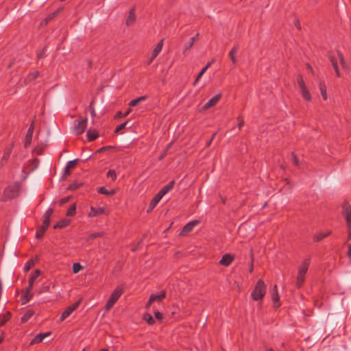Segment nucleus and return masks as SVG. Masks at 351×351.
<instances>
[{
  "mask_svg": "<svg viewBox=\"0 0 351 351\" xmlns=\"http://www.w3.org/2000/svg\"><path fill=\"white\" fill-rule=\"evenodd\" d=\"M265 293L266 285L262 280H259L252 293V297L256 301L261 300L264 297Z\"/></svg>",
  "mask_w": 351,
  "mask_h": 351,
  "instance_id": "1",
  "label": "nucleus"
},
{
  "mask_svg": "<svg viewBox=\"0 0 351 351\" xmlns=\"http://www.w3.org/2000/svg\"><path fill=\"white\" fill-rule=\"evenodd\" d=\"M308 263L305 261L301 265V266L298 269L296 281V286L298 287H300L304 281L305 274L308 269Z\"/></svg>",
  "mask_w": 351,
  "mask_h": 351,
  "instance_id": "2",
  "label": "nucleus"
},
{
  "mask_svg": "<svg viewBox=\"0 0 351 351\" xmlns=\"http://www.w3.org/2000/svg\"><path fill=\"white\" fill-rule=\"evenodd\" d=\"M87 125V119H80L76 120L73 123V132L75 134H82L86 128Z\"/></svg>",
  "mask_w": 351,
  "mask_h": 351,
  "instance_id": "3",
  "label": "nucleus"
},
{
  "mask_svg": "<svg viewBox=\"0 0 351 351\" xmlns=\"http://www.w3.org/2000/svg\"><path fill=\"white\" fill-rule=\"evenodd\" d=\"M123 293V290L121 288H117L112 295H110V298L109 300L108 301L106 305V311H109L113 305L115 304V302L118 300V299L120 298Z\"/></svg>",
  "mask_w": 351,
  "mask_h": 351,
  "instance_id": "4",
  "label": "nucleus"
},
{
  "mask_svg": "<svg viewBox=\"0 0 351 351\" xmlns=\"http://www.w3.org/2000/svg\"><path fill=\"white\" fill-rule=\"evenodd\" d=\"M19 186L18 184L9 186L4 191L3 199L5 200L12 199L19 195Z\"/></svg>",
  "mask_w": 351,
  "mask_h": 351,
  "instance_id": "5",
  "label": "nucleus"
},
{
  "mask_svg": "<svg viewBox=\"0 0 351 351\" xmlns=\"http://www.w3.org/2000/svg\"><path fill=\"white\" fill-rule=\"evenodd\" d=\"M298 83L301 89V94L303 98L306 101H310L311 99V95L306 88L304 81L300 77L298 79Z\"/></svg>",
  "mask_w": 351,
  "mask_h": 351,
  "instance_id": "6",
  "label": "nucleus"
},
{
  "mask_svg": "<svg viewBox=\"0 0 351 351\" xmlns=\"http://www.w3.org/2000/svg\"><path fill=\"white\" fill-rule=\"evenodd\" d=\"M81 300H79L76 303L73 304V305L67 307L65 311L62 313L61 317H60V321L64 320L66 318H67L79 306L80 304Z\"/></svg>",
  "mask_w": 351,
  "mask_h": 351,
  "instance_id": "7",
  "label": "nucleus"
},
{
  "mask_svg": "<svg viewBox=\"0 0 351 351\" xmlns=\"http://www.w3.org/2000/svg\"><path fill=\"white\" fill-rule=\"evenodd\" d=\"M221 97V94H217L209 99L202 107V110L205 111L210 108L215 106Z\"/></svg>",
  "mask_w": 351,
  "mask_h": 351,
  "instance_id": "8",
  "label": "nucleus"
},
{
  "mask_svg": "<svg viewBox=\"0 0 351 351\" xmlns=\"http://www.w3.org/2000/svg\"><path fill=\"white\" fill-rule=\"evenodd\" d=\"M199 223V220H193L187 224H186L182 232H180L181 235H184L187 234L188 232H191L198 223Z\"/></svg>",
  "mask_w": 351,
  "mask_h": 351,
  "instance_id": "9",
  "label": "nucleus"
},
{
  "mask_svg": "<svg viewBox=\"0 0 351 351\" xmlns=\"http://www.w3.org/2000/svg\"><path fill=\"white\" fill-rule=\"evenodd\" d=\"M90 211L88 213V216L89 217H95L101 214L106 213V210L103 207H99L98 208H95L93 206H90Z\"/></svg>",
  "mask_w": 351,
  "mask_h": 351,
  "instance_id": "10",
  "label": "nucleus"
},
{
  "mask_svg": "<svg viewBox=\"0 0 351 351\" xmlns=\"http://www.w3.org/2000/svg\"><path fill=\"white\" fill-rule=\"evenodd\" d=\"M163 39L160 40V42L156 45L155 49H154L152 52V57L150 58L149 60L148 61V64H150L152 60L158 56V54L161 51L163 46Z\"/></svg>",
  "mask_w": 351,
  "mask_h": 351,
  "instance_id": "11",
  "label": "nucleus"
},
{
  "mask_svg": "<svg viewBox=\"0 0 351 351\" xmlns=\"http://www.w3.org/2000/svg\"><path fill=\"white\" fill-rule=\"evenodd\" d=\"M77 162V159L68 162V163L64 169V174L62 176L63 178H65L67 176H69L70 174V169H73L75 167Z\"/></svg>",
  "mask_w": 351,
  "mask_h": 351,
  "instance_id": "12",
  "label": "nucleus"
},
{
  "mask_svg": "<svg viewBox=\"0 0 351 351\" xmlns=\"http://www.w3.org/2000/svg\"><path fill=\"white\" fill-rule=\"evenodd\" d=\"M50 335V332H46V333H40L37 335L34 339H33L30 343V344H36L41 342L45 338L49 337Z\"/></svg>",
  "mask_w": 351,
  "mask_h": 351,
  "instance_id": "13",
  "label": "nucleus"
},
{
  "mask_svg": "<svg viewBox=\"0 0 351 351\" xmlns=\"http://www.w3.org/2000/svg\"><path fill=\"white\" fill-rule=\"evenodd\" d=\"M33 131H34V125H33V124H32L27 131L26 136H25V147L29 146L31 143V141L32 139Z\"/></svg>",
  "mask_w": 351,
  "mask_h": 351,
  "instance_id": "14",
  "label": "nucleus"
},
{
  "mask_svg": "<svg viewBox=\"0 0 351 351\" xmlns=\"http://www.w3.org/2000/svg\"><path fill=\"white\" fill-rule=\"evenodd\" d=\"M136 20V15L134 12V8H132L130 10L129 15L126 19L125 24L127 26L132 25Z\"/></svg>",
  "mask_w": 351,
  "mask_h": 351,
  "instance_id": "15",
  "label": "nucleus"
},
{
  "mask_svg": "<svg viewBox=\"0 0 351 351\" xmlns=\"http://www.w3.org/2000/svg\"><path fill=\"white\" fill-rule=\"evenodd\" d=\"M233 260V256L230 254H225L219 261L221 265L228 266Z\"/></svg>",
  "mask_w": 351,
  "mask_h": 351,
  "instance_id": "16",
  "label": "nucleus"
},
{
  "mask_svg": "<svg viewBox=\"0 0 351 351\" xmlns=\"http://www.w3.org/2000/svg\"><path fill=\"white\" fill-rule=\"evenodd\" d=\"M40 274V271L38 269H36L34 272V274L31 276V278L29 280V285L27 289H28L29 291H31L32 286L34 285V282L35 280L39 276Z\"/></svg>",
  "mask_w": 351,
  "mask_h": 351,
  "instance_id": "17",
  "label": "nucleus"
},
{
  "mask_svg": "<svg viewBox=\"0 0 351 351\" xmlns=\"http://www.w3.org/2000/svg\"><path fill=\"white\" fill-rule=\"evenodd\" d=\"M213 62V60L209 63L207 64V65L204 67L201 71L197 75L195 82H193V85L196 86L200 78L202 77V75L205 73V72L207 71V69L210 66L211 64Z\"/></svg>",
  "mask_w": 351,
  "mask_h": 351,
  "instance_id": "18",
  "label": "nucleus"
},
{
  "mask_svg": "<svg viewBox=\"0 0 351 351\" xmlns=\"http://www.w3.org/2000/svg\"><path fill=\"white\" fill-rule=\"evenodd\" d=\"M330 61L332 64V66L335 73H336L337 76L340 77L341 74H340V71H339V66H338L337 60L334 56H330Z\"/></svg>",
  "mask_w": 351,
  "mask_h": 351,
  "instance_id": "19",
  "label": "nucleus"
},
{
  "mask_svg": "<svg viewBox=\"0 0 351 351\" xmlns=\"http://www.w3.org/2000/svg\"><path fill=\"white\" fill-rule=\"evenodd\" d=\"M71 223V220L67 219H61L56 225L54 226V228H62L68 226Z\"/></svg>",
  "mask_w": 351,
  "mask_h": 351,
  "instance_id": "20",
  "label": "nucleus"
},
{
  "mask_svg": "<svg viewBox=\"0 0 351 351\" xmlns=\"http://www.w3.org/2000/svg\"><path fill=\"white\" fill-rule=\"evenodd\" d=\"M146 99H147L146 95L139 97L135 99L130 101L129 103V105L130 106H135L138 105V104H140L141 102L145 101Z\"/></svg>",
  "mask_w": 351,
  "mask_h": 351,
  "instance_id": "21",
  "label": "nucleus"
},
{
  "mask_svg": "<svg viewBox=\"0 0 351 351\" xmlns=\"http://www.w3.org/2000/svg\"><path fill=\"white\" fill-rule=\"evenodd\" d=\"M175 182L171 181L167 185H166L165 187L162 188V189L160 191L161 192L163 195H165L166 193H167L169 191H170L173 186H174Z\"/></svg>",
  "mask_w": 351,
  "mask_h": 351,
  "instance_id": "22",
  "label": "nucleus"
},
{
  "mask_svg": "<svg viewBox=\"0 0 351 351\" xmlns=\"http://www.w3.org/2000/svg\"><path fill=\"white\" fill-rule=\"evenodd\" d=\"M33 296V294L31 293V291H29L28 289H26L25 291V294L23 297V303L25 304Z\"/></svg>",
  "mask_w": 351,
  "mask_h": 351,
  "instance_id": "23",
  "label": "nucleus"
},
{
  "mask_svg": "<svg viewBox=\"0 0 351 351\" xmlns=\"http://www.w3.org/2000/svg\"><path fill=\"white\" fill-rule=\"evenodd\" d=\"M344 215L346 219L348 228H351V210H346Z\"/></svg>",
  "mask_w": 351,
  "mask_h": 351,
  "instance_id": "24",
  "label": "nucleus"
},
{
  "mask_svg": "<svg viewBox=\"0 0 351 351\" xmlns=\"http://www.w3.org/2000/svg\"><path fill=\"white\" fill-rule=\"evenodd\" d=\"M338 57H339V59L340 60V63H341V66L343 67V69L347 71L348 69V64L346 62V60H345V59L343 58V54L341 53H340V52H338Z\"/></svg>",
  "mask_w": 351,
  "mask_h": 351,
  "instance_id": "25",
  "label": "nucleus"
},
{
  "mask_svg": "<svg viewBox=\"0 0 351 351\" xmlns=\"http://www.w3.org/2000/svg\"><path fill=\"white\" fill-rule=\"evenodd\" d=\"M34 312L32 310H28L22 317V322H26L33 315Z\"/></svg>",
  "mask_w": 351,
  "mask_h": 351,
  "instance_id": "26",
  "label": "nucleus"
},
{
  "mask_svg": "<svg viewBox=\"0 0 351 351\" xmlns=\"http://www.w3.org/2000/svg\"><path fill=\"white\" fill-rule=\"evenodd\" d=\"M76 211V206L75 204H72L70 208L67 210L66 215L73 217L75 215Z\"/></svg>",
  "mask_w": 351,
  "mask_h": 351,
  "instance_id": "27",
  "label": "nucleus"
},
{
  "mask_svg": "<svg viewBox=\"0 0 351 351\" xmlns=\"http://www.w3.org/2000/svg\"><path fill=\"white\" fill-rule=\"evenodd\" d=\"M272 300L274 307L278 308L280 306L279 296L278 292L273 295Z\"/></svg>",
  "mask_w": 351,
  "mask_h": 351,
  "instance_id": "28",
  "label": "nucleus"
},
{
  "mask_svg": "<svg viewBox=\"0 0 351 351\" xmlns=\"http://www.w3.org/2000/svg\"><path fill=\"white\" fill-rule=\"evenodd\" d=\"M100 193H102V194H104V195H112L115 193V190H112V191H108L106 188L104 187H101L99 189V191H98Z\"/></svg>",
  "mask_w": 351,
  "mask_h": 351,
  "instance_id": "29",
  "label": "nucleus"
},
{
  "mask_svg": "<svg viewBox=\"0 0 351 351\" xmlns=\"http://www.w3.org/2000/svg\"><path fill=\"white\" fill-rule=\"evenodd\" d=\"M87 136L89 141H93L97 137V134L94 131L88 130L87 132Z\"/></svg>",
  "mask_w": 351,
  "mask_h": 351,
  "instance_id": "30",
  "label": "nucleus"
},
{
  "mask_svg": "<svg viewBox=\"0 0 351 351\" xmlns=\"http://www.w3.org/2000/svg\"><path fill=\"white\" fill-rule=\"evenodd\" d=\"M82 268L83 267L78 263H75L73 265V271L74 274L78 273Z\"/></svg>",
  "mask_w": 351,
  "mask_h": 351,
  "instance_id": "31",
  "label": "nucleus"
},
{
  "mask_svg": "<svg viewBox=\"0 0 351 351\" xmlns=\"http://www.w3.org/2000/svg\"><path fill=\"white\" fill-rule=\"evenodd\" d=\"M236 51H237V47H233L232 49L229 52V57L230 58V59L233 63L237 62V58L234 55V53Z\"/></svg>",
  "mask_w": 351,
  "mask_h": 351,
  "instance_id": "32",
  "label": "nucleus"
},
{
  "mask_svg": "<svg viewBox=\"0 0 351 351\" xmlns=\"http://www.w3.org/2000/svg\"><path fill=\"white\" fill-rule=\"evenodd\" d=\"M49 218H47V217L44 216V219L43 222V232H45L47 228L49 225Z\"/></svg>",
  "mask_w": 351,
  "mask_h": 351,
  "instance_id": "33",
  "label": "nucleus"
},
{
  "mask_svg": "<svg viewBox=\"0 0 351 351\" xmlns=\"http://www.w3.org/2000/svg\"><path fill=\"white\" fill-rule=\"evenodd\" d=\"M198 36H199V34L197 33V34H196L195 36H194L193 38H192L191 39L190 43L187 45L185 46V49H184L185 51L189 49L193 46L194 42L195 41V40L197 38Z\"/></svg>",
  "mask_w": 351,
  "mask_h": 351,
  "instance_id": "34",
  "label": "nucleus"
},
{
  "mask_svg": "<svg viewBox=\"0 0 351 351\" xmlns=\"http://www.w3.org/2000/svg\"><path fill=\"white\" fill-rule=\"evenodd\" d=\"M330 232H321L319 233L318 235L315 236V239L316 241H320L321 239H324V237H327L328 235L330 234Z\"/></svg>",
  "mask_w": 351,
  "mask_h": 351,
  "instance_id": "35",
  "label": "nucleus"
},
{
  "mask_svg": "<svg viewBox=\"0 0 351 351\" xmlns=\"http://www.w3.org/2000/svg\"><path fill=\"white\" fill-rule=\"evenodd\" d=\"M319 88H320V92L323 97V99L326 100L327 99V93H326V88L325 86H324L321 84Z\"/></svg>",
  "mask_w": 351,
  "mask_h": 351,
  "instance_id": "36",
  "label": "nucleus"
},
{
  "mask_svg": "<svg viewBox=\"0 0 351 351\" xmlns=\"http://www.w3.org/2000/svg\"><path fill=\"white\" fill-rule=\"evenodd\" d=\"M144 319L149 324H153L154 323V318L149 314H145L144 315Z\"/></svg>",
  "mask_w": 351,
  "mask_h": 351,
  "instance_id": "37",
  "label": "nucleus"
},
{
  "mask_svg": "<svg viewBox=\"0 0 351 351\" xmlns=\"http://www.w3.org/2000/svg\"><path fill=\"white\" fill-rule=\"evenodd\" d=\"M158 203V202L156 199H155L154 198H153V199L152 200V202L149 206L147 213H149L151 210H152L154 209V208H155V206L157 205Z\"/></svg>",
  "mask_w": 351,
  "mask_h": 351,
  "instance_id": "38",
  "label": "nucleus"
},
{
  "mask_svg": "<svg viewBox=\"0 0 351 351\" xmlns=\"http://www.w3.org/2000/svg\"><path fill=\"white\" fill-rule=\"evenodd\" d=\"M34 265V261H33V260L28 261L25 266V268H24L25 271H27L29 270Z\"/></svg>",
  "mask_w": 351,
  "mask_h": 351,
  "instance_id": "39",
  "label": "nucleus"
},
{
  "mask_svg": "<svg viewBox=\"0 0 351 351\" xmlns=\"http://www.w3.org/2000/svg\"><path fill=\"white\" fill-rule=\"evenodd\" d=\"M107 176L111 178L112 180H114L117 178V173L114 170H109Z\"/></svg>",
  "mask_w": 351,
  "mask_h": 351,
  "instance_id": "40",
  "label": "nucleus"
},
{
  "mask_svg": "<svg viewBox=\"0 0 351 351\" xmlns=\"http://www.w3.org/2000/svg\"><path fill=\"white\" fill-rule=\"evenodd\" d=\"M128 121H126V122H125V123H122V124L119 125L117 128V129H116L115 132L117 133V132H119L120 130H121L124 129V128L126 127V125H128Z\"/></svg>",
  "mask_w": 351,
  "mask_h": 351,
  "instance_id": "41",
  "label": "nucleus"
},
{
  "mask_svg": "<svg viewBox=\"0 0 351 351\" xmlns=\"http://www.w3.org/2000/svg\"><path fill=\"white\" fill-rule=\"evenodd\" d=\"M165 295H166V294H165V291H162L161 292V293H160V294H159V295H156V300H157V301H158V302H159V301H160L161 300H162L163 298H165Z\"/></svg>",
  "mask_w": 351,
  "mask_h": 351,
  "instance_id": "42",
  "label": "nucleus"
},
{
  "mask_svg": "<svg viewBox=\"0 0 351 351\" xmlns=\"http://www.w3.org/2000/svg\"><path fill=\"white\" fill-rule=\"evenodd\" d=\"M52 213H53V209L49 208L45 213L44 216L47 217V218H50Z\"/></svg>",
  "mask_w": 351,
  "mask_h": 351,
  "instance_id": "43",
  "label": "nucleus"
},
{
  "mask_svg": "<svg viewBox=\"0 0 351 351\" xmlns=\"http://www.w3.org/2000/svg\"><path fill=\"white\" fill-rule=\"evenodd\" d=\"M101 235H102L101 232L93 233V234H91L90 235L89 239H95L96 237H101Z\"/></svg>",
  "mask_w": 351,
  "mask_h": 351,
  "instance_id": "44",
  "label": "nucleus"
},
{
  "mask_svg": "<svg viewBox=\"0 0 351 351\" xmlns=\"http://www.w3.org/2000/svg\"><path fill=\"white\" fill-rule=\"evenodd\" d=\"M44 232H43V225L39 228V230L36 232V237L38 238L41 237L43 235Z\"/></svg>",
  "mask_w": 351,
  "mask_h": 351,
  "instance_id": "45",
  "label": "nucleus"
},
{
  "mask_svg": "<svg viewBox=\"0 0 351 351\" xmlns=\"http://www.w3.org/2000/svg\"><path fill=\"white\" fill-rule=\"evenodd\" d=\"M69 199H70V197H66L62 198V199L60 200L59 204H60V205H63L64 204L69 202Z\"/></svg>",
  "mask_w": 351,
  "mask_h": 351,
  "instance_id": "46",
  "label": "nucleus"
},
{
  "mask_svg": "<svg viewBox=\"0 0 351 351\" xmlns=\"http://www.w3.org/2000/svg\"><path fill=\"white\" fill-rule=\"evenodd\" d=\"M154 314H155V317L156 319H158L159 320H161L162 319V315L160 312L156 311L154 312Z\"/></svg>",
  "mask_w": 351,
  "mask_h": 351,
  "instance_id": "47",
  "label": "nucleus"
},
{
  "mask_svg": "<svg viewBox=\"0 0 351 351\" xmlns=\"http://www.w3.org/2000/svg\"><path fill=\"white\" fill-rule=\"evenodd\" d=\"M163 196V194H162L161 192H159L154 198L159 202Z\"/></svg>",
  "mask_w": 351,
  "mask_h": 351,
  "instance_id": "48",
  "label": "nucleus"
},
{
  "mask_svg": "<svg viewBox=\"0 0 351 351\" xmlns=\"http://www.w3.org/2000/svg\"><path fill=\"white\" fill-rule=\"evenodd\" d=\"M90 109L91 115L93 117H95L96 115V112L95 111L93 103H91L90 105Z\"/></svg>",
  "mask_w": 351,
  "mask_h": 351,
  "instance_id": "49",
  "label": "nucleus"
},
{
  "mask_svg": "<svg viewBox=\"0 0 351 351\" xmlns=\"http://www.w3.org/2000/svg\"><path fill=\"white\" fill-rule=\"evenodd\" d=\"M32 164H33V167L31 168V171H33L35 168L37 167V166L38 165V161L37 160H34L32 162Z\"/></svg>",
  "mask_w": 351,
  "mask_h": 351,
  "instance_id": "50",
  "label": "nucleus"
},
{
  "mask_svg": "<svg viewBox=\"0 0 351 351\" xmlns=\"http://www.w3.org/2000/svg\"><path fill=\"white\" fill-rule=\"evenodd\" d=\"M11 152V149H8L4 154L3 158L7 159Z\"/></svg>",
  "mask_w": 351,
  "mask_h": 351,
  "instance_id": "51",
  "label": "nucleus"
},
{
  "mask_svg": "<svg viewBox=\"0 0 351 351\" xmlns=\"http://www.w3.org/2000/svg\"><path fill=\"white\" fill-rule=\"evenodd\" d=\"M243 125H244V121H243V119L239 118V123H238L239 128V129H241V127H242Z\"/></svg>",
  "mask_w": 351,
  "mask_h": 351,
  "instance_id": "52",
  "label": "nucleus"
},
{
  "mask_svg": "<svg viewBox=\"0 0 351 351\" xmlns=\"http://www.w3.org/2000/svg\"><path fill=\"white\" fill-rule=\"evenodd\" d=\"M292 160L293 162L295 164V165H298V160L296 157V156L293 154H292Z\"/></svg>",
  "mask_w": 351,
  "mask_h": 351,
  "instance_id": "53",
  "label": "nucleus"
},
{
  "mask_svg": "<svg viewBox=\"0 0 351 351\" xmlns=\"http://www.w3.org/2000/svg\"><path fill=\"white\" fill-rule=\"evenodd\" d=\"M149 300H150L151 302H153L154 301H156V295H155V294L152 295L150 296V298H149Z\"/></svg>",
  "mask_w": 351,
  "mask_h": 351,
  "instance_id": "54",
  "label": "nucleus"
},
{
  "mask_svg": "<svg viewBox=\"0 0 351 351\" xmlns=\"http://www.w3.org/2000/svg\"><path fill=\"white\" fill-rule=\"evenodd\" d=\"M49 290V286H45V287H44L42 289V290L39 293L45 292V291H48Z\"/></svg>",
  "mask_w": 351,
  "mask_h": 351,
  "instance_id": "55",
  "label": "nucleus"
},
{
  "mask_svg": "<svg viewBox=\"0 0 351 351\" xmlns=\"http://www.w3.org/2000/svg\"><path fill=\"white\" fill-rule=\"evenodd\" d=\"M215 136V134H213V136H212L211 139H209V141L206 143V146H210V145L211 142L213 140Z\"/></svg>",
  "mask_w": 351,
  "mask_h": 351,
  "instance_id": "56",
  "label": "nucleus"
},
{
  "mask_svg": "<svg viewBox=\"0 0 351 351\" xmlns=\"http://www.w3.org/2000/svg\"><path fill=\"white\" fill-rule=\"evenodd\" d=\"M132 111V109L131 108H129L128 110H126V112L123 114V116L124 117H126L128 116Z\"/></svg>",
  "mask_w": 351,
  "mask_h": 351,
  "instance_id": "57",
  "label": "nucleus"
},
{
  "mask_svg": "<svg viewBox=\"0 0 351 351\" xmlns=\"http://www.w3.org/2000/svg\"><path fill=\"white\" fill-rule=\"evenodd\" d=\"M348 247H349V251H348V254L349 258H351V244H350L348 245Z\"/></svg>",
  "mask_w": 351,
  "mask_h": 351,
  "instance_id": "58",
  "label": "nucleus"
},
{
  "mask_svg": "<svg viewBox=\"0 0 351 351\" xmlns=\"http://www.w3.org/2000/svg\"><path fill=\"white\" fill-rule=\"evenodd\" d=\"M152 302H151L149 300V301L147 302V304H146V308H149V306H151Z\"/></svg>",
  "mask_w": 351,
  "mask_h": 351,
  "instance_id": "59",
  "label": "nucleus"
},
{
  "mask_svg": "<svg viewBox=\"0 0 351 351\" xmlns=\"http://www.w3.org/2000/svg\"><path fill=\"white\" fill-rule=\"evenodd\" d=\"M348 239H351V228H348Z\"/></svg>",
  "mask_w": 351,
  "mask_h": 351,
  "instance_id": "60",
  "label": "nucleus"
},
{
  "mask_svg": "<svg viewBox=\"0 0 351 351\" xmlns=\"http://www.w3.org/2000/svg\"><path fill=\"white\" fill-rule=\"evenodd\" d=\"M117 117H124L123 116V114H122L121 112H119L117 115Z\"/></svg>",
  "mask_w": 351,
  "mask_h": 351,
  "instance_id": "61",
  "label": "nucleus"
},
{
  "mask_svg": "<svg viewBox=\"0 0 351 351\" xmlns=\"http://www.w3.org/2000/svg\"><path fill=\"white\" fill-rule=\"evenodd\" d=\"M276 292H278V291H277V286L275 285L274 287V294H275Z\"/></svg>",
  "mask_w": 351,
  "mask_h": 351,
  "instance_id": "62",
  "label": "nucleus"
},
{
  "mask_svg": "<svg viewBox=\"0 0 351 351\" xmlns=\"http://www.w3.org/2000/svg\"><path fill=\"white\" fill-rule=\"evenodd\" d=\"M3 337L0 336V343L3 341Z\"/></svg>",
  "mask_w": 351,
  "mask_h": 351,
  "instance_id": "63",
  "label": "nucleus"
},
{
  "mask_svg": "<svg viewBox=\"0 0 351 351\" xmlns=\"http://www.w3.org/2000/svg\"><path fill=\"white\" fill-rule=\"evenodd\" d=\"M91 64H92V62H91V61H90V60H89V61H88V66H91Z\"/></svg>",
  "mask_w": 351,
  "mask_h": 351,
  "instance_id": "64",
  "label": "nucleus"
}]
</instances>
